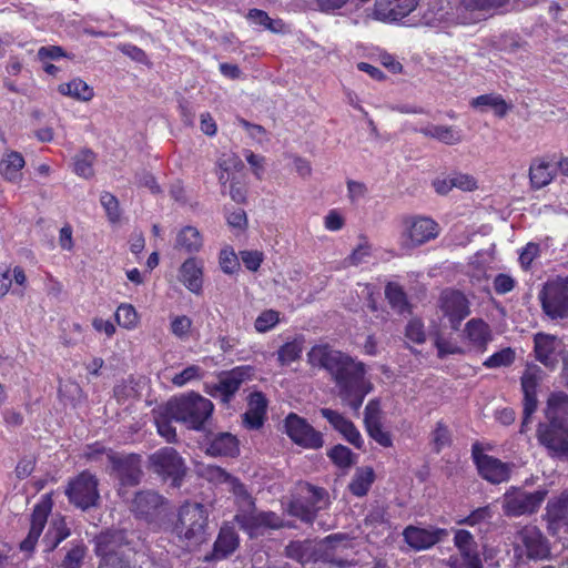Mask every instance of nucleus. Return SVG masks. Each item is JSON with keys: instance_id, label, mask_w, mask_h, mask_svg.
I'll list each match as a JSON object with an SVG mask.
<instances>
[{"instance_id": "f257e3e1", "label": "nucleus", "mask_w": 568, "mask_h": 568, "mask_svg": "<svg viewBox=\"0 0 568 568\" xmlns=\"http://www.w3.org/2000/svg\"><path fill=\"white\" fill-rule=\"evenodd\" d=\"M307 357L312 366L324 368L331 374L338 388V396L357 412L372 390V384L365 377V365L328 345L313 346Z\"/></svg>"}, {"instance_id": "f03ea898", "label": "nucleus", "mask_w": 568, "mask_h": 568, "mask_svg": "<svg viewBox=\"0 0 568 568\" xmlns=\"http://www.w3.org/2000/svg\"><path fill=\"white\" fill-rule=\"evenodd\" d=\"M213 408V403L210 399L194 393L171 399L165 405L166 414L172 419L196 430L203 427Z\"/></svg>"}, {"instance_id": "7ed1b4c3", "label": "nucleus", "mask_w": 568, "mask_h": 568, "mask_svg": "<svg viewBox=\"0 0 568 568\" xmlns=\"http://www.w3.org/2000/svg\"><path fill=\"white\" fill-rule=\"evenodd\" d=\"M209 524V511L200 503H185L178 511L174 532L187 545H199L205 540Z\"/></svg>"}, {"instance_id": "20e7f679", "label": "nucleus", "mask_w": 568, "mask_h": 568, "mask_svg": "<svg viewBox=\"0 0 568 568\" xmlns=\"http://www.w3.org/2000/svg\"><path fill=\"white\" fill-rule=\"evenodd\" d=\"M440 227L437 222L426 216H409L403 221L400 233V247L408 252L439 235Z\"/></svg>"}, {"instance_id": "39448f33", "label": "nucleus", "mask_w": 568, "mask_h": 568, "mask_svg": "<svg viewBox=\"0 0 568 568\" xmlns=\"http://www.w3.org/2000/svg\"><path fill=\"white\" fill-rule=\"evenodd\" d=\"M547 494V489L527 493L520 488L510 487L506 490L501 499L503 511L508 517L534 514L539 509Z\"/></svg>"}, {"instance_id": "423d86ee", "label": "nucleus", "mask_w": 568, "mask_h": 568, "mask_svg": "<svg viewBox=\"0 0 568 568\" xmlns=\"http://www.w3.org/2000/svg\"><path fill=\"white\" fill-rule=\"evenodd\" d=\"M124 539L122 531L102 532L97 537L95 552L101 558L99 568H140L131 565L121 554Z\"/></svg>"}, {"instance_id": "0eeeda50", "label": "nucleus", "mask_w": 568, "mask_h": 568, "mask_svg": "<svg viewBox=\"0 0 568 568\" xmlns=\"http://www.w3.org/2000/svg\"><path fill=\"white\" fill-rule=\"evenodd\" d=\"M514 551L517 557L545 559L550 550L539 528L532 525L520 527L514 536Z\"/></svg>"}, {"instance_id": "6e6552de", "label": "nucleus", "mask_w": 568, "mask_h": 568, "mask_svg": "<svg viewBox=\"0 0 568 568\" xmlns=\"http://www.w3.org/2000/svg\"><path fill=\"white\" fill-rule=\"evenodd\" d=\"M65 495L78 508L88 509L94 506L100 497L95 476L89 471H82L69 481Z\"/></svg>"}, {"instance_id": "1a4fd4ad", "label": "nucleus", "mask_w": 568, "mask_h": 568, "mask_svg": "<svg viewBox=\"0 0 568 568\" xmlns=\"http://www.w3.org/2000/svg\"><path fill=\"white\" fill-rule=\"evenodd\" d=\"M151 469L164 478H172L174 486L185 474V465L179 453L172 447H163L153 453L150 458Z\"/></svg>"}, {"instance_id": "9d476101", "label": "nucleus", "mask_w": 568, "mask_h": 568, "mask_svg": "<svg viewBox=\"0 0 568 568\" xmlns=\"http://www.w3.org/2000/svg\"><path fill=\"white\" fill-rule=\"evenodd\" d=\"M235 520L251 538H257L270 529H278L283 526V519L273 511H240Z\"/></svg>"}, {"instance_id": "9b49d317", "label": "nucleus", "mask_w": 568, "mask_h": 568, "mask_svg": "<svg viewBox=\"0 0 568 568\" xmlns=\"http://www.w3.org/2000/svg\"><path fill=\"white\" fill-rule=\"evenodd\" d=\"M541 304L550 318L568 317V278L548 283L542 292Z\"/></svg>"}, {"instance_id": "f8f14e48", "label": "nucleus", "mask_w": 568, "mask_h": 568, "mask_svg": "<svg viewBox=\"0 0 568 568\" xmlns=\"http://www.w3.org/2000/svg\"><path fill=\"white\" fill-rule=\"evenodd\" d=\"M454 545L459 554L449 558L450 568H483L477 544L468 530H456Z\"/></svg>"}, {"instance_id": "ddd939ff", "label": "nucleus", "mask_w": 568, "mask_h": 568, "mask_svg": "<svg viewBox=\"0 0 568 568\" xmlns=\"http://www.w3.org/2000/svg\"><path fill=\"white\" fill-rule=\"evenodd\" d=\"M284 427L292 442L303 448L318 449L324 444L322 434L296 414L291 413L285 418Z\"/></svg>"}, {"instance_id": "4468645a", "label": "nucleus", "mask_w": 568, "mask_h": 568, "mask_svg": "<svg viewBox=\"0 0 568 568\" xmlns=\"http://www.w3.org/2000/svg\"><path fill=\"white\" fill-rule=\"evenodd\" d=\"M197 474L214 485H225L226 489L234 494L239 503H244L248 507L254 505L244 485L221 467L211 464H201L197 466Z\"/></svg>"}, {"instance_id": "2eb2a0df", "label": "nucleus", "mask_w": 568, "mask_h": 568, "mask_svg": "<svg viewBox=\"0 0 568 568\" xmlns=\"http://www.w3.org/2000/svg\"><path fill=\"white\" fill-rule=\"evenodd\" d=\"M303 493L305 503L300 499L293 500L288 510L291 515L311 523L315 513L328 505V495L325 489L308 484L303 486Z\"/></svg>"}, {"instance_id": "dca6fc26", "label": "nucleus", "mask_w": 568, "mask_h": 568, "mask_svg": "<svg viewBox=\"0 0 568 568\" xmlns=\"http://www.w3.org/2000/svg\"><path fill=\"white\" fill-rule=\"evenodd\" d=\"M473 456L477 470L485 480L494 485L509 480L513 464L504 463L496 457L484 454L476 446H474Z\"/></svg>"}, {"instance_id": "f3484780", "label": "nucleus", "mask_w": 568, "mask_h": 568, "mask_svg": "<svg viewBox=\"0 0 568 568\" xmlns=\"http://www.w3.org/2000/svg\"><path fill=\"white\" fill-rule=\"evenodd\" d=\"M252 374L253 368L248 365L237 366L224 372L220 375L219 382L212 387L210 394L224 403H229L241 385L251 378Z\"/></svg>"}, {"instance_id": "a211bd4d", "label": "nucleus", "mask_w": 568, "mask_h": 568, "mask_svg": "<svg viewBox=\"0 0 568 568\" xmlns=\"http://www.w3.org/2000/svg\"><path fill=\"white\" fill-rule=\"evenodd\" d=\"M544 372L537 365H528L521 376V389L524 393V419L521 432L530 423L532 414L537 409V386L542 379Z\"/></svg>"}, {"instance_id": "6ab92c4d", "label": "nucleus", "mask_w": 568, "mask_h": 568, "mask_svg": "<svg viewBox=\"0 0 568 568\" xmlns=\"http://www.w3.org/2000/svg\"><path fill=\"white\" fill-rule=\"evenodd\" d=\"M106 457L122 485L133 486L139 483L142 475L140 456L108 453Z\"/></svg>"}, {"instance_id": "aec40b11", "label": "nucleus", "mask_w": 568, "mask_h": 568, "mask_svg": "<svg viewBox=\"0 0 568 568\" xmlns=\"http://www.w3.org/2000/svg\"><path fill=\"white\" fill-rule=\"evenodd\" d=\"M439 310L454 329H457L460 322L469 314L468 301L458 291H444L439 300Z\"/></svg>"}, {"instance_id": "412c9836", "label": "nucleus", "mask_w": 568, "mask_h": 568, "mask_svg": "<svg viewBox=\"0 0 568 568\" xmlns=\"http://www.w3.org/2000/svg\"><path fill=\"white\" fill-rule=\"evenodd\" d=\"M52 498L50 494H45L41 497L40 501L34 506L31 516V527L29 534L24 540L21 541L20 548L23 551L33 550L42 530L45 526L49 514L52 509Z\"/></svg>"}, {"instance_id": "4be33fe9", "label": "nucleus", "mask_w": 568, "mask_h": 568, "mask_svg": "<svg viewBox=\"0 0 568 568\" xmlns=\"http://www.w3.org/2000/svg\"><path fill=\"white\" fill-rule=\"evenodd\" d=\"M538 439L551 455L568 456V429L564 424L539 425Z\"/></svg>"}, {"instance_id": "5701e85b", "label": "nucleus", "mask_w": 568, "mask_h": 568, "mask_svg": "<svg viewBox=\"0 0 568 568\" xmlns=\"http://www.w3.org/2000/svg\"><path fill=\"white\" fill-rule=\"evenodd\" d=\"M349 547L351 540L345 535H331L318 544L323 559L341 568L355 565L354 560L343 557L344 551Z\"/></svg>"}, {"instance_id": "b1692460", "label": "nucleus", "mask_w": 568, "mask_h": 568, "mask_svg": "<svg viewBox=\"0 0 568 568\" xmlns=\"http://www.w3.org/2000/svg\"><path fill=\"white\" fill-rule=\"evenodd\" d=\"M447 535L446 529L434 527L408 526L403 531L405 541L415 550L428 549L443 540Z\"/></svg>"}, {"instance_id": "393cba45", "label": "nucleus", "mask_w": 568, "mask_h": 568, "mask_svg": "<svg viewBox=\"0 0 568 568\" xmlns=\"http://www.w3.org/2000/svg\"><path fill=\"white\" fill-rule=\"evenodd\" d=\"M419 0H376L374 16L381 21H398L418 6Z\"/></svg>"}, {"instance_id": "a878e982", "label": "nucleus", "mask_w": 568, "mask_h": 568, "mask_svg": "<svg viewBox=\"0 0 568 568\" xmlns=\"http://www.w3.org/2000/svg\"><path fill=\"white\" fill-rule=\"evenodd\" d=\"M321 414L349 444L358 449L364 446V439L353 422L329 408H322Z\"/></svg>"}, {"instance_id": "bb28decb", "label": "nucleus", "mask_w": 568, "mask_h": 568, "mask_svg": "<svg viewBox=\"0 0 568 568\" xmlns=\"http://www.w3.org/2000/svg\"><path fill=\"white\" fill-rule=\"evenodd\" d=\"M203 261L197 257L186 258L179 268V281L192 293L201 294L203 288Z\"/></svg>"}, {"instance_id": "cd10ccee", "label": "nucleus", "mask_w": 568, "mask_h": 568, "mask_svg": "<svg viewBox=\"0 0 568 568\" xmlns=\"http://www.w3.org/2000/svg\"><path fill=\"white\" fill-rule=\"evenodd\" d=\"M559 170L557 160L549 156L536 158L529 166L530 184L534 189H541L548 185Z\"/></svg>"}, {"instance_id": "c85d7f7f", "label": "nucleus", "mask_w": 568, "mask_h": 568, "mask_svg": "<svg viewBox=\"0 0 568 568\" xmlns=\"http://www.w3.org/2000/svg\"><path fill=\"white\" fill-rule=\"evenodd\" d=\"M560 342L554 335L538 333L535 336L536 358L545 366L554 368L558 363Z\"/></svg>"}, {"instance_id": "c756f323", "label": "nucleus", "mask_w": 568, "mask_h": 568, "mask_svg": "<svg viewBox=\"0 0 568 568\" xmlns=\"http://www.w3.org/2000/svg\"><path fill=\"white\" fill-rule=\"evenodd\" d=\"M239 545L240 538L235 529L229 525H223L219 531L210 558L215 560L225 559L237 549Z\"/></svg>"}, {"instance_id": "7c9ffc66", "label": "nucleus", "mask_w": 568, "mask_h": 568, "mask_svg": "<svg viewBox=\"0 0 568 568\" xmlns=\"http://www.w3.org/2000/svg\"><path fill=\"white\" fill-rule=\"evenodd\" d=\"M267 402L262 393H253L248 397L247 410L244 414V423L248 428L257 429L264 423Z\"/></svg>"}, {"instance_id": "2f4dec72", "label": "nucleus", "mask_w": 568, "mask_h": 568, "mask_svg": "<svg viewBox=\"0 0 568 568\" xmlns=\"http://www.w3.org/2000/svg\"><path fill=\"white\" fill-rule=\"evenodd\" d=\"M24 158L17 151L6 152L0 161V174L11 183H19L22 179Z\"/></svg>"}, {"instance_id": "473e14b6", "label": "nucleus", "mask_w": 568, "mask_h": 568, "mask_svg": "<svg viewBox=\"0 0 568 568\" xmlns=\"http://www.w3.org/2000/svg\"><path fill=\"white\" fill-rule=\"evenodd\" d=\"M419 132L447 145L458 144L463 140L462 130L453 125L427 124Z\"/></svg>"}, {"instance_id": "72a5a7b5", "label": "nucleus", "mask_w": 568, "mask_h": 568, "mask_svg": "<svg viewBox=\"0 0 568 568\" xmlns=\"http://www.w3.org/2000/svg\"><path fill=\"white\" fill-rule=\"evenodd\" d=\"M174 246L185 253H197L203 247V236L196 227L184 226L178 232Z\"/></svg>"}, {"instance_id": "f704fd0d", "label": "nucleus", "mask_w": 568, "mask_h": 568, "mask_svg": "<svg viewBox=\"0 0 568 568\" xmlns=\"http://www.w3.org/2000/svg\"><path fill=\"white\" fill-rule=\"evenodd\" d=\"M470 105L475 109L480 110L481 112L487 109H491L494 113L503 118L510 110V105L505 101V99L500 94H483L477 98H474L470 101Z\"/></svg>"}, {"instance_id": "c9c22d12", "label": "nucleus", "mask_w": 568, "mask_h": 568, "mask_svg": "<svg viewBox=\"0 0 568 568\" xmlns=\"http://www.w3.org/2000/svg\"><path fill=\"white\" fill-rule=\"evenodd\" d=\"M163 498L154 491H141L135 495L132 510L140 517L152 515L161 505Z\"/></svg>"}, {"instance_id": "e433bc0d", "label": "nucleus", "mask_w": 568, "mask_h": 568, "mask_svg": "<svg viewBox=\"0 0 568 568\" xmlns=\"http://www.w3.org/2000/svg\"><path fill=\"white\" fill-rule=\"evenodd\" d=\"M546 417L550 423L564 424L568 417V395L558 392L550 395L547 402Z\"/></svg>"}, {"instance_id": "4c0bfd02", "label": "nucleus", "mask_w": 568, "mask_h": 568, "mask_svg": "<svg viewBox=\"0 0 568 568\" xmlns=\"http://www.w3.org/2000/svg\"><path fill=\"white\" fill-rule=\"evenodd\" d=\"M237 450V439L229 433L216 435L206 447V453L211 456H233Z\"/></svg>"}, {"instance_id": "58836bf2", "label": "nucleus", "mask_w": 568, "mask_h": 568, "mask_svg": "<svg viewBox=\"0 0 568 568\" xmlns=\"http://www.w3.org/2000/svg\"><path fill=\"white\" fill-rule=\"evenodd\" d=\"M546 516L550 525L562 523L568 529V493L565 491L548 501Z\"/></svg>"}, {"instance_id": "ea45409f", "label": "nucleus", "mask_w": 568, "mask_h": 568, "mask_svg": "<svg viewBox=\"0 0 568 568\" xmlns=\"http://www.w3.org/2000/svg\"><path fill=\"white\" fill-rule=\"evenodd\" d=\"M465 332L473 346L479 349H484L491 339L489 326L481 320H470Z\"/></svg>"}, {"instance_id": "a19ab883", "label": "nucleus", "mask_w": 568, "mask_h": 568, "mask_svg": "<svg viewBox=\"0 0 568 568\" xmlns=\"http://www.w3.org/2000/svg\"><path fill=\"white\" fill-rule=\"evenodd\" d=\"M58 90L61 94L80 101H90L93 98V89L78 78L60 84Z\"/></svg>"}, {"instance_id": "79ce46f5", "label": "nucleus", "mask_w": 568, "mask_h": 568, "mask_svg": "<svg viewBox=\"0 0 568 568\" xmlns=\"http://www.w3.org/2000/svg\"><path fill=\"white\" fill-rule=\"evenodd\" d=\"M375 478L373 468L364 467L356 470L351 484L349 490L357 497L365 496L369 490Z\"/></svg>"}, {"instance_id": "37998d69", "label": "nucleus", "mask_w": 568, "mask_h": 568, "mask_svg": "<svg viewBox=\"0 0 568 568\" xmlns=\"http://www.w3.org/2000/svg\"><path fill=\"white\" fill-rule=\"evenodd\" d=\"M425 23L436 28H447L452 24L459 23L462 20L455 13L445 10L444 8H439L435 10L434 8L428 9L424 13Z\"/></svg>"}, {"instance_id": "c03bdc74", "label": "nucleus", "mask_w": 568, "mask_h": 568, "mask_svg": "<svg viewBox=\"0 0 568 568\" xmlns=\"http://www.w3.org/2000/svg\"><path fill=\"white\" fill-rule=\"evenodd\" d=\"M304 347V338L298 336L291 342H286L277 351V359L281 365H290L300 358Z\"/></svg>"}, {"instance_id": "a18cd8bd", "label": "nucleus", "mask_w": 568, "mask_h": 568, "mask_svg": "<svg viewBox=\"0 0 568 568\" xmlns=\"http://www.w3.org/2000/svg\"><path fill=\"white\" fill-rule=\"evenodd\" d=\"M87 556V547L83 542H69L67 552L60 564V568H80Z\"/></svg>"}, {"instance_id": "49530a36", "label": "nucleus", "mask_w": 568, "mask_h": 568, "mask_svg": "<svg viewBox=\"0 0 568 568\" xmlns=\"http://www.w3.org/2000/svg\"><path fill=\"white\" fill-rule=\"evenodd\" d=\"M115 321L123 328L134 329L139 325L140 316L133 305L123 303L115 312Z\"/></svg>"}, {"instance_id": "de8ad7c7", "label": "nucleus", "mask_w": 568, "mask_h": 568, "mask_svg": "<svg viewBox=\"0 0 568 568\" xmlns=\"http://www.w3.org/2000/svg\"><path fill=\"white\" fill-rule=\"evenodd\" d=\"M386 297L390 306L403 314L408 311V303L405 293L402 287L395 283H388L385 288Z\"/></svg>"}, {"instance_id": "09e8293b", "label": "nucleus", "mask_w": 568, "mask_h": 568, "mask_svg": "<svg viewBox=\"0 0 568 568\" xmlns=\"http://www.w3.org/2000/svg\"><path fill=\"white\" fill-rule=\"evenodd\" d=\"M94 154L90 150H82L74 158V172L77 175L89 179L93 175Z\"/></svg>"}, {"instance_id": "8fccbe9b", "label": "nucleus", "mask_w": 568, "mask_h": 568, "mask_svg": "<svg viewBox=\"0 0 568 568\" xmlns=\"http://www.w3.org/2000/svg\"><path fill=\"white\" fill-rule=\"evenodd\" d=\"M192 324V320L186 315L170 316V331L175 337L180 339L189 338Z\"/></svg>"}, {"instance_id": "3c124183", "label": "nucleus", "mask_w": 568, "mask_h": 568, "mask_svg": "<svg viewBox=\"0 0 568 568\" xmlns=\"http://www.w3.org/2000/svg\"><path fill=\"white\" fill-rule=\"evenodd\" d=\"M248 18L253 23L263 26L273 32H281L284 27L281 20H273L267 16L266 12L258 9L250 10Z\"/></svg>"}, {"instance_id": "603ef678", "label": "nucleus", "mask_w": 568, "mask_h": 568, "mask_svg": "<svg viewBox=\"0 0 568 568\" xmlns=\"http://www.w3.org/2000/svg\"><path fill=\"white\" fill-rule=\"evenodd\" d=\"M515 361V352L510 348H504L489 356L485 362L484 366L487 368H498L509 366Z\"/></svg>"}, {"instance_id": "864d4df0", "label": "nucleus", "mask_w": 568, "mask_h": 568, "mask_svg": "<svg viewBox=\"0 0 568 568\" xmlns=\"http://www.w3.org/2000/svg\"><path fill=\"white\" fill-rule=\"evenodd\" d=\"M329 458L338 467L347 468L354 464V454L352 450L343 445H336L328 453Z\"/></svg>"}, {"instance_id": "5fc2aeb1", "label": "nucleus", "mask_w": 568, "mask_h": 568, "mask_svg": "<svg viewBox=\"0 0 568 568\" xmlns=\"http://www.w3.org/2000/svg\"><path fill=\"white\" fill-rule=\"evenodd\" d=\"M219 263L222 271L226 274H233L240 268L239 257L230 246L221 250Z\"/></svg>"}, {"instance_id": "6e6d98bb", "label": "nucleus", "mask_w": 568, "mask_h": 568, "mask_svg": "<svg viewBox=\"0 0 568 568\" xmlns=\"http://www.w3.org/2000/svg\"><path fill=\"white\" fill-rule=\"evenodd\" d=\"M70 535V530L67 526V523L63 518H55L51 521V526L47 532V538L52 537V546L51 548H55L62 540H64Z\"/></svg>"}, {"instance_id": "4d7b16f0", "label": "nucleus", "mask_w": 568, "mask_h": 568, "mask_svg": "<svg viewBox=\"0 0 568 568\" xmlns=\"http://www.w3.org/2000/svg\"><path fill=\"white\" fill-rule=\"evenodd\" d=\"M494 516V511L490 506H484L471 511L467 517L459 519V525L476 526L481 523L489 521Z\"/></svg>"}, {"instance_id": "13d9d810", "label": "nucleus", "mask_w": 568, "mask_h": 568, "mask_svg": "<svg viewBox=\"0 0 568 568\" xmlns=\"http://www.w3.org/2000/svg\"><path fill=\"white\" fill-rule=\"evenodd\" d=\"M280 322V313L274 310L262 312L255 320L254 327L258 333H265Z\"/></svg>"}, {"instance_id": "bf43d9fd", "label": "nucleus", "mask_w": 568, "mask_h": 568, "mask_svg": "<svg viewBox=\"0 0 568 568\" xmlns=\"http://www.w3.org/2000/svg\"><path fill=\"white\" fill-rule=\"evenodd\" d=\"M173 419L166 414L165 408L163 413L155 416V424L158 433L168 442H174L176 437L175 428L171 425Z\"/></svg>"}, {"instance_id": "052dcab7", "label": "nucleus", "mask_w": 568, "mask_h": 568, "mask_svg": "<svg viewBox=\"0 0 568 568\" xmlns=\"http://www.w3.org/2000/svg\"><path fill=\"white\" fill-rule=\"evenodd\" d=\"M219 166L222 170V173L220 174L219 179L222 183H225L229 180V172L232 170H234V171L241 170V168L243 166V163L237 155H235L233 153H229V154H223L222 159H220V161H219Z\"/></svg>"}, {"instance_id": "680f3d73", "label": "nucleus", "mask_w": 568, "mask_h": 568, "mask_svg": "<svg viewBox=\"0 0 568 568\" xmlns=\"http://www.w3.org/2000/svg\"><path fill=\"white\" fill-rule=\"evenodd\" d=\"M12 294L22 296L28 287V280L24 270L16 265L10 267Z\"/></svg>"}, {"instance_id": "e2e57ef3", "label": "nucleus", "mask_w": 568, "mask_h": 568, "mask_svg": "<svg viewBox=\"0 0 568 568\" xmlns=\"http://www.w3.org/2000/svg\"><path fill=\"white\" fill-rule=\"evenodd\" d=\"M203 376V369L197 365H191L184 368L181 373L176 374L172 378V383L175 386H184L185 384L199 379Z\"/></svg>"}, {"instance_id": "0e129e2a", "label": "nucleus", "mask_w": 568, "mask_h": 568, "mask_svg": "<svg viewBox=\"0 0 568 568\" xmlns=\"http://www.w3.org/2000/svg\"><path fill=\"white\" fill-rule=\"evenodd\" d=\"M365 428L382 425L381 423V406L377 400H369L364 410Z\"/></svg>"}, {"instance_id": "69168bd1", "label": "nucleus", "mask_w": 568, "mask_h": 568, "mask_svg": "<svg viewBox=\"0 0 568 568\" xmlns=\"http://www.w3.org/2000/svg\"><path fill=\"white\" fill-rule=\"evenodd\" d=\"M372 255V247L367 242H363L354 248L352 254L348 256L347 262L351 265L357 266L362 263L368 262Z\"/></svg>"}, {"instance_id": "338daca9", "label": "nucleus", "mask_w": 568, "mask_h": 568, "mask_svg": "<svg viewBox=\"0 0 568 568\" xmlns=\"http://www.w3.org/2000/svg\"><path fill=\"white\" fill-rule=\"evenodd\" d=\"M101 204L105 209L106 214L112 222H116L120 217L119 203L116 197L111 193H103L101 195Z\"/></svg>"}, {"instance_id": "774afa93", "label": "nucleus", "mask_w": 568, "mask_h": 568, "mask_svg": "<svg viewBox=\"0 0 568 568\" xmlns=\"http://www.w3.org/2000/svg\"><path fill=\"white\" fill-rule=\"evenodd\" d=\"M240 256L245 267L252 272L258 270L264 258L263 253L260 251H242Z\"/></svg>"}]
</instances>
